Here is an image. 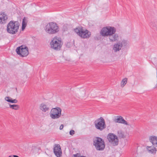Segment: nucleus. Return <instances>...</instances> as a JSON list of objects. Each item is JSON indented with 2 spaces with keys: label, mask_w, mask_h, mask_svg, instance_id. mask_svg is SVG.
I'll use <instances>...</instances> for the list:
<instances>
[{
  "label": "nucleus",
  "mask_w": 157,
  "mask_h": 157,
  "mask_svg": "<svg viewBox=\"0 0 157 157\" xmlns=\"http://www.w3.org/2000/svg\"><path fill=\"white\" fill-rule=\"evenodd\" d=\"M63 127H64V126H63V124H61L59 127V129L60 130H62L63 128Z\"/></svg>",
  "instance_id": "24"
},
{
  "label": "nucleus",
  "mask_w": 157,
  "mask_h": 157,
  "mask_svg": "<svg viewBox=\"0 0 157 157\" xmlns=\"http://www.w3.org/2000/svg\"><path fill=\"white\" fill-rule=\"evenodd\" d=\"M94 123L95 128L100 131H102L106 128L105 120L101 117L97 119Z\"/></svg>",
  "instance_id": "8"
},
{
  "label": "nucleus",
  "mask_w": 157,
  "mask_h": 157,
  "mask_svg": "<svg viewBox=\"0 0 157 157\" xmlns=\"http://www.w3.org/2000/svg\"><path fill=\"white\" fill-rule=\"evenodd\" d=\"M127 81V78H125L123 79L121 83V86L123 87L124 85L126 84Z\"/></svg>",
  "instance_id": "22"
},
{
  "label": "nucleus",
  "mask_w": 157,
  "mask_h": 157,
  "mask_svg": "<svg viewBox=\"0 0 157 157\" xmlns=\"http://www.w3.org/2000/svg\"><path fill=\"white\" fill-rule=\"evenodd\" d=\"M5 99L8 102L11 103H16L17 102V100L16 99L13 100L11 98L9 97H6Z\"/></svg>",
  "instance_id": "17"
},
{
  "label": "nucleus",
  "mask_w": 157,
  "mask_h": 157,
  "mask_svg": "<svg viewBox=\"0 0 157 157\" xmlns=\"http://www.w3.org/2000/svg\"><path fill=\"white\" fill-rule=\"evenodd\" d=\"M75 32L80 36L83 38H86L90 37L91 33L87 30H84L81 26H78L74 29Z\"/></svg>",
  "instance_id": "5"
},
{
  "label": "nucleus",
  "mask_w": 157,
  "mask_h": 157,
  "mask_svg": "<svg viewBox=\"0 0 157 157\" xmlns=\"http://www.w3.org/2000/svg\"><path fill=\"white\" fill-rule=\"evenodd\" d=\"M40 109L43 111L46 112L49 110V108L44 103H42L40 105Z\"/></svg>",
  "instance_id": "15"
},
{
  "label": "nucleus",
  "mask_w": 157,
  "mask_h": 157,
  "mask_svg": "<svg viewBox=\"0 0 157 157\" xmlns=\"http://www.w3.org/2000/svg\"><path fill=\"white\" fill-rule=\"evenodd\" d=\"M74 157H81V156L80 154H77L75 155H74Z\"/></svg>",
  "instance_id": "25"
},
{
  "label": "nucleus",
  "mask_w": 157,
  "mask_h": 157,
  "mask_svg": "<svg viewBox=\"0 0 157 157\" xmlns=\"http://www.w3.org/2000/svg\"><path fill=\"white\" fill-rule=\"evenodd\" d=\"M45 31L49 34H55L59 31V28L57 24L55 22H51L48 24L44 28Z\"/></svg>",
  "instance_id": "3"
},
{
  "label": "nucleus",
  "mask_w": 157,
  "mask_h": 157,
  "mask_svg": "<svg viewBox=\"0 0 157 157\" xmlns=\"http://www.w3.org/2000/svg\"><path fill=\"white\" fill-rule=\"evenodd\" d=\"M8 157H13V155H11L9 156Z\"/></svg>",
  "instance_id": "27"
},
{
  "label": "nucleus",
  "mask_w": 157,
  "mask_h": 157,
  "mask_svg": "<svg viewBox=\"0 0 157 157\" xmlns=\"http://www.w3.org/2000/svg\"><path fill=\"white\" fill-rule=\"evenodd\" d=\"M107 138L109 142L113 146H117L118 144L119 140L117 137L113 133L109 134L107 136Z\"/></svg>",
  "instance_id": "10"
},
{
  "label": "nucleus",
  "mask_w": 157,
  "mask_h": 157,
  "mask_svg": "<svg viewBox=\"0 0 157 157\" xmlns=\"http://www.w3.org/2000/svg\"><path fill=\"white\" fill-rule=\"evenodd\" d=\"M50 48L56 51H59L60 49L62 44L60 38L55 36L52 39L50 43Z\"/></svg>",
  "instance_id": "4"
},
{
  "label": "nucleus",
  "mask_w": 157,
  "mask_h": 157,
  "mask_svg": "<svg viewBox=\"0 0 157 157\" xmlns=\"http://www.w3.org/2000/svg\"><path fill=\"white\" fill-rule=\"evenodd\" d=\"M122 46L123 44L122 42H117L113 45V50L114 52H117L121 49Z\"/></svg>",
  "instance_id": "13"
},
{
  "label": "nucleus",
  "mask_w": 157,
  "mask_h": 157,
  "mask_svg": "<svg viewBox=\"0 0 157 157\" xmlns=\"http://www.w3.org/2000/svg\"><path fill=\"white\" fill-rule=\"evenodd\" d=\"M117 137L120 139L125 138L126 136L124 132L121 130H118L117 132Z\"/></svg>",
  "instance_id": "16"
},
{
  "label": "nucleus",
  "mask_w": 157,
  "mask_h": 157,
  "mask_svg": "<svg viewBox=\"0 0 157 157\" xmlns=\"http://www.w3.org/2000/svg\"><path fill=\"white\" fill-rule=\"evenodd\" d=\"M113 121L115 123L122 124L127 125H130L127 122L124 120L122 116H120L115 117Z\"/></svg>",
  "instance_id": "11"
},
{
  "label": "nucleus",
  "mask_w": 157,
  "mask_h": 157,
  "mask_svg": "<svg viewBox=\"0 0 157 157\" xmlns=\"http://www.w3.org/2000/svg\"><path fill=\"white\" fill-rule=\"evenodd\" d=\"M75 133V131L73 130H71L70 131V134L71 136H73Z\"/></svg>",
  "instance_id": "23"
},
{
  "label": "nucleus",
  "mask_w": 157,
  "mask_h": 157,
  "mask_svg": "<svg viewBox=\"0 0 157 157\" xmlns=\"http://www.w3.org/2000/svg\"><path fill=\"white\" fill-rule=\"evenodd\" d=\"M150 141L153 145L156 144L157 145V137L151 136L150 138Z\"/></svg>",
  "instance_id": "18"
},
{
  "label": "nucleus",
  "mask_w": 157,
  "mask_h": 157,
  "mask_svg": "<svg viewBox=\"0 0 157 157\" xmlns=\"http://www.w3.org/2000/svg\"><path fill=\"white\" fill-rule=\"evenodd\" d=\"M19 26L20 24L18 21H11L7 25V31L11 34H16L18 31Z\"/></svg>",
  "instance_id": "2"
},
{
  "label": "nucleus",
  "mask_w": 157,
  "mask_h": 157,
  "mask_svg": "<svg viewBox=\"0 0 157 157\" xmlns=\"http://www.w3.org/2000/svg\"><path fill=\"white\" fill-rule=\"evenodd\" d=\"M61 109L59 107L52 108L50 113V117L53 119L59 118L61 115Z\"/></svg>",
  "instance_id": "7"
},
{
  "label": "nucleus",
  "mask_w": 157,
  "mask_h": 157,
  "mask_svg": "<svg viewBox=\"0 0 157 157\" xmlns=\"http://www.w3.org/2000/svg\"><path fill=\"white\" fill-rule=\"evenodd\" d=\"M10 108L14 110H17L19 108V106L18 105L13 104L9 105Z\"/></svg>",
  "instance_id": "21"
},
{
  "label": "nucleus",
  "mask_w": 157,
  "mask_h": 157,
  "mask_svg": "<svg viewBox=\"0 0 157 157\" xmlns=\"http://www.w3.org/2000/svg\"><path fill=\"white\" fill-rule=\"evenodd\" d=\"M16 51L17 54L22 57L26 56L29 54L28 48L23 45L17 47Z\"/></svg>",
  "instance_id": "9"
},
{
  "label": "nucleus",
  "mask_w": 157,
  "mask_h": 157,
  "mask_svg": "<svg viewBox=\"0 0 157 157\" xmlns=\"http://www.w3.org/2000/svg\"><path fill=\"white\" fill-rule=\"evenodd\" d=\"M81 157H86L84 156H81Z\"/></svg>",
  "instance_id": "28"
},
{
  "label": "nucleus",
  "mask_w": 157,
  "mask_h": 157,
  "mask_svg": "<svg viewBox=\"0 0 157 157\" xmlns=\"http://www.w3.org/2000/svg\"><path fill=\"white\" fill-rule=\"evenodd\" d=\"M147 148L149 153L155 154L156 151V149L154 146H147Z\"/></svg>",
  "instance_id": "14"
},
{
  "label": "nucleus",
  "mask_w": 157,
  "mask_h": 157,
  "mask_svg": "<svg viewBox=\"0 0 157 157\" xmlns=\"http://www.w3.org/2000/svg\"><path fill=\"white\" fill-rule=\"evenodd\" d=\"M94 145L95 146L97 150L103 151L105 147L104 141L102 138L97 137L94 141Z\"/></svg>",
  "instance_id": "6"
},
{
  "label": "nucleus",
  "mask_w": 157,
  "mask_h": 157,
  "mask_svg": "<svg viewBox=\"0 0 157 157\" xmlns=\"http://www.w3.org/2000/svg\"><path fill=\"white\" fill-rule=\"evenodd\" d=\"M116 29L114 27L108 26L103 27L100 32V35L102 36H109V41L114 42L117 41L119 39V36L115 33Z\"/></svg>",
  "instance_id": "1"
},
{
  "label": "nucleus",
  "mask_w": 157,
  "mask_h": 157,
  "mask_svg": "<svg viewBox=\"0 0 157 157\" xmlns=\"http://www.w3.org/2000/svg\"><path fill=\"white\" fill-rule=\"evenodd\" d=\"M27 21L25 17H24L22 20V30H23L26 26Z\"/></svg>",
  "instance_id": "20"
},
{
  "label": "nucleus",
  "mask_w": 157,
  "mask_h": 157,
  "mask_svg": "<svg viewBox=\"0 0 157 157\" xmlns=\"http://www.w3.org/2000/svg\"><path fill=\"white\" fill-rule=\"evenodd\" d=\"M13 157H19L18 156L15 155H13Z\"/></svg>",
  "instance_id": "26"
},
{
  "label": "nucleus",
  "mask_w": 157,
  "mask_h": 157,
  "mask_svg": "<svg viewBox=\"0 0 157 157\" xmlns=\"http://www.w3.org/2000/svg\"><path fill=\"white\" fill-rule=\"evenodd\" d=\"M54 152L57 157H61L62 155V151L59 144H55L53 148Z\"/></svg>",
  "instance_id": "12"
},
{
  "label": "nucleus",
  "mask_w": 157,
  "mask_h": 157,
  "mask_svg": "<svg viewBox=\"0 0 157 157\" xmlns=\"http://www.w3.org/2000/svg\"><path fill=\"white\" fill-rule=\"evenodd\" d=\"M7 16L5 13H3L2 14H1L0 16V20H1L2 21H3L4 22H2V23L5 22V21L7 19Z\"/></svg>",
  "instance_id": "19"
}]
</instances>
